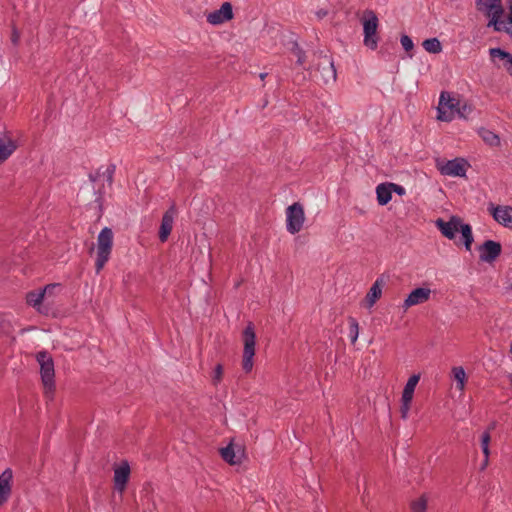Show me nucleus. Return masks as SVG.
Returning <instances> with one entry per match:
<instances>
[{
	"mask_svg": "<svg viewBox=\"0 0 512 512\" xmlns=\"http://www.w3.org/2000/svg\"><path fill=\"white\" fill-rule=\"evenodd\" d=\"M502 31L512 38V0L509 2L507 20L502 25Z\"/></svg>",
	"mask_w": 512,
	"mask_h": 512,
	"instance_id": "2f4dec72",
	"label": "nucleus"
},
{
	"mask_svg": "<svg viewBox=\"0 0 512 512\" xmlns=\"http://www.w3.org/2000/svg\"><path fill=\"white\" fill-rule=\"evenodd\" d=\"M223 375V366L221 364H217L214 369V376H213V382L214 384H217L220 382Z\"/></svg>",
	"mask_w": 512,
	"mask_h": 512,
	"instance_id": "4c0bfd02",
	"label": "nucleus"
},
{
	"mask_svg": "<svg viewBox=\"0 0 512 512\" xmlns=\"http://www.w3.org/2000/svg\"><path fill=\"white\" fill-rule=\"evenodd\" d=\"M19 33L16 29H13L12 31V35H11V41L14 45L18 44V41H19Z\"/></svg>",
	"mask_w": 512,
	"mask_h": 512,
	"instance_id": "79ce46f5",
	"label": "nucleus"
},
{
	"mask_svg": "<svg viewBox=\"0 0 512 512\" xmlns=\"http://www.w3.org/2000/svg\"><path fill=\"white\" fill-rule=\"evenodd\" d=\"M511 384H512V376H511Z\"/></svg>",
	"mask_w": 512,
	"mask_h": 512,
	"instance_id": "8fccbe9b",
	"label": "nucleus"
},
{
	"mask_svg": "<svg viewBox=\"0 0 512 512\" xmlns=\"http://www.w3.org/2000/svg\"><path fill=\"white\" fill-rule=\"evenodd\" d=\"M490 210L495 221L512 229V206H492Z\"/></svg>",
	"mask_w": 512,
	"mask_h": 512,
	"instance_id": "a211bd4d",
	"label": "nucleus"
},
{
	"mask_svg": "<svg viewBox=\"0 0 512 512\" xmlns=\"http://www.w3.org/2000/svg\"><path fill=\"white\" fill-rule=\"evenodd\" d=\"M431 289L425 287H418L412 290L402 304L404 311L410 307L423 304L430 299Z\"/></svg>",
	"mask_w": 512,
	"mask_h": 512,
	"instance_id": "f8f14e48",
	"label": "nucleus"
},
{
	"mask_svg": "<svg viewBox=\"0 0 512 512\" xmlns=\"http://www.w3.org/2000/svg\"><path fill=\"white\" fill-rule=\"evenodd\" d=\"M479 259L485 263H493L502 252L500 242L494 240H486L478 247Z\"/></svg>",
	"mask_w": 512,
	"mask_h": 512,
	"instance_id": "1a4fd4ad",
	"label": "nucleus"
},
{
	"mask_svg": "<svg viewBox=\"0 0 512 512\" xmlns=\"http://www.w3.org/2000/svg\"><path fill=\"white\" fill-rule=\"evenodd\" d=\"M379 20L376 13L372 10H365L363 13V31H364V45L371 50L378 47L379 36L377 28Z\"/></svg>",
	"mask_w": 512,
	"mask_h": 512,
	"instance_id": "39448f33",
	"label": "nucleus"
},
{
	"mask_svg": "<svg viewBox=\"0 0 512 512\" xmlns=\"http://www.w3.org/2000/svg\"><path fill=\"white\" fill-rule=\"evenodd\" d=\"M177 210L175 205L169 207V209L163 214L161 225L159 229V240L161 242L167 241L174 223V217L176 216Z\"/></svg>",
	"mask_w": 512,
	"mask_h": 512,
	"instance_id": "ddd939ff",
	"label": "nucleus"
},
{
	"mask_svg": "<svg viewBox=\"0 0 512 512\" xmlns=\"http://www.w3.org/2000/svg\"><path fill=\"white\" fill-rule=\"evenodd\" d=\"M400 41L405 51H410L413 49V41L408 35H402Z\"/></svg>",
	"mask_w": 512,
	"mask_h": 512,
	"instance_id": "e433bc0d",
	"label": "nucleus"
},
{
	"mask_svg": "<svg viewBox=\"0 0 512 512\" xmlns=\"http://www.w3.org/2000/svg\"><path fill=\"white\" fill-rule=\"evenodd\" d=\"M411 402H412V400H410V399H403L401 397L400 413H401V418L402 419H407L408 418V413H409V410H410Z\"/></svg>",
	"mask_w": 512,
	"mask_h": 512,
	"instance_id": "c9c22d12",
	"label": "nucleus"
},
{
	"mask_svg": "<svg viewBox=\"0 0 512 512\" xmlns=\"http://www.w3.org/2000/svg\"><path fill=\"white\" fill-rule=\"evenodd\" d=\"M489 53L492 59H499L505 61V66L507 67V70L510 73H512V55L509 52H506L501 48H491Z\"/></svg>",
	"mask_w": 512,
	"mask_h": 512,
	"instance_id": "5701e85b",
	"label": "nucleus"
},
{
	"mask_svg": "<svg viewBox=\"0 0 512 512\" xmlns=\"http://www.w3.org/2000/svg\"><path fill=\"white\" fill-rule=\"evenodd\" d=\"M317 57L318 63L316 64V72L320 74V78L324 83L336 81V69L332 58L319 51L314 54Z\"/></svg>",
	"mask_w": 512,
	"mask_h": 512,
	"instance_id": "0eeeda50",
	"label": "nucleus"
},
{
	"mask_svg": "<svg viewBox=\"0 0 512 512\" xmlns=\"http://www.w3.org/2000/svg\"><path fill=\"white\" fill-rule=\"evenodd\" d=\"M56 286H58L57 284H50V285H47L43 290H40V291H31L29 293H27L26 295V301L27 303L36 308L37 311L41 314H47V309H44L42 306H41V303L44 299V296L45 294L50 291L51 289L55 288Z\"/></svg>",
	"mask_w": 512,
	"mask_h": 512,
	"instance_id": "f3484780",
	"label": "nucleus"
},
{
	"mask_svg": "<svg viewBox=\"0 0 512 512\" xmlns=\"http://www.w3.org/2000/svg\"><path fill=\"white\" fill-rule=\"evenodd\" d=\"M455 112L458 114L460 118L467 120L469 119L470 114L473 112V108L470 104L464 102L462 104H459Z\"/></svg>",
	"mask_w": 512,
	"mask_h": 512,
	"instance_id": "7c9ffc66",
	"label": "nucleus"
},
{
	"mask_svg": "<svg viewBox=\"0 0 512 512\" xmlns=\"http://www.w3.org/2000/svg\"><path fill=\"white\" fill-rule=\"evenodd\" d=\"M427 497L425 495L420 496L417 500L411 503L412 512H426L427 510Z\"/></svg>",
	"mask_w": 512,
	"mask_h": 512,
	"instance_id": "c756f323",
	"label": "nucleus"
},
{
	"mask_svg": "<svg viewBox=\"0 0 512 512\" xmlns=\"http://www.w3.org/2000/svg\"><path fill=\"white\" fill-rule=\"evenodd\" d=\"M437 118L440 121L450 122L454 118V114H452V112H449V110L446 111V109H444V107L439 105Z\"/></svg>",
	"mask_w": 512,
	"mask_h": 512,
	"instance_id": "72a5a7b5",
	"label": "nucleus"
},
{
	"mask_svg": "<svg viewBox=\"0 0 512 512\" xmlns=\"http://www.w3.org/2000/svg\"><path fill=\"white\" fill-rule=\"evenodd\" d=\"M423 48L429 53H440L442 50V46L440 41L437 38H429L423 41Z\"/></svg>",
	"mask_w": 512,
	"mask_h": 512,
	"instance_id": "bb28decb",
	"label": "nucleus"
},
{
	"mask_svg": "<svg viewBox=\"0 0 512 512\" xmlns=\"http://www.w3.org/2000/svg\"><path fill=\"white\" fill-rule=\"evenodd\" d=\"M266 76H267V73H261L260 74L261 80H264L266 78Z\"/></svg>",
	"mask_w": 512,
	"mask_h": 512,
	"instance_id": "49530a36",
	"label": "nucleus"
},
{
	"mask_svg": "<svg viewBox=\"0 0 512 512\" xmlns=\"http://www.w3.org/2000/svg\"><path fill=\"white\" fill-rule=\"evenodd\" d=\"M389 187L391 188L392 192H395L400 196H402L406 193L405 188L401 185H398L395 183H389Z\"/></svg>",
	"mask_w": 512,
	"mask_h": 512,
	"instance_id": "58836bf2",
	"label": "nucleus"
},
{
	"mask_svg": "<svg viewBox=\"0 0 512 512\" xmlns=\"http://www.w3.org/2000/svg\"><path fill=\"white\" fill-rule=\"evenodd\" d=\"M477 9L490 18L488 26H492L495 31H502V25L505 21L501 20L504 13L502 0H476Z\"/></svg>",
	"mask_w": 512,
	"mask_h": 512,
	"instance_id": "7ed1b4c3",
	"label": "nucleus"
},
{
	"mask_svg": "<svg viewBox=\"0 0 512 512\" xmlns=\"http://www.w3.org/2000/svg\"><path fill=\"white\" fill-rule=\"evenodd\" d=\"M94 251V245H92V247L90 248V252H93Z\"/></svg>",
	"mask_w": 512,
	"mask_h": 512,
	"instance_id": "09e8293b",
	"label": "nucleus"
},
{
	"mask_svg": "<svg viewBox=\"0 0 512 512\" xmlns=\"http://www.w3.org/2000/svg\"><path fill=\"white\" fill-rule=\"evenodd\" d=\"M348 323H349V336L351 339V343L355 344L358 336H359V323L356 318L349 316L348 317Z\"/></svg>",
	"mask_w": 512,
	"mask_h": 512,
	"instance_id": "cd10ccee",
	"label": "nucleus"
},
{
	"mask_svg": "<svg viewBox=\"0 0 512 512\" xmlns=\"http://www.w3.org/2000/svg\"><path fill=\"white\" fill-rule=\"evenodd\" d=\"M469 167V162L461 157L448 160L443 164L437 165V168L442 175L454 177H464Z\"/></svg>",
	"mask_w": 512,
	"mask_h": 512,
	"instance_id": "6e6552de",
	"label": "nucleus"
},
{
	"mask_svg": "<svg viewBox=\"0 0 512 512\" xmlns=\"http://www.w3.org/2000/svg\"><path fill=\"white\" fill-rule=\"evenodd\" d=\"M376 196L378 204L384 206L392 199V191L389 183H381L376 187Z\"/></svg>",
	"mask_w": 512,
	"mask_h": 512,
	"instance_id": "4be33fe9",
	"label": "nucleus"
},
{
	"mask_svg": "<svg viewBox=\"0 0 512 512\" xmlns=\"http://www.w3.org/2000/svg\"><path fill=\"white\" fill-rule=\"evenodd\" d=\"M220 455L228 464L238 465L245 457V450L241 445H235L232 440L226 447L220 449Z\"/></svg>",
	"mask_w": 512,
	"mask_h": 512,
	"instance_id": "9d476101",
	"label": "nucleus"
},
{
	"mask_svg": "<svg viewBox=\"0 0 512 512\" xmlns=\"http://www.w3.org/2000/svg\"><path fill=\"white\" fill-rule=\"evenodd\" d=\"M326 15H327V11H325V10H320V11H318V12H317V16H318L319 18H323V17H325Z\"/></svg>",
	"mask_w": 512,
	"mask_h": 512,
	"instance_id": "a18cd8bd",
	"label": "nucleus"
},
{
	"mask_svg": "<svg viewBox=\"0 0 512 512\" xmlns=\"http://www.w3.org/2000/svg\"><path fill=\"white\" fill-rule=\"evenodd\" d=\"M97 194L98 196L96 197V202L98 203L99 208L102 209L103 192L99 189Z\"/></svg>",
	"mask_w": 512,
	"mask_h": 512,
	"instance_id": "37998d69",
	"label": "nucleus"
},
{
	"mask_svg": "<svg viewBox=\"0 0 512 512\" xmlns=\"http://www.w3.org/2000/svg\"><path fill=\"white\" fill-rule=\"evenodd\" d=\"M452 373L457 382V388L462 391L465 387V381H466V374H465L463 367H461V366L453 367Z\"/></svg>",
	"mask_w": 512,
	"mask_h": 512,
	"instance_id": "c85d7f7f",
	"label": "nucleus"
},
{
	"mask_svg": "<svg viewBox=\"0 0 512 512\" xmlns=\"http://www.w3.org/2000/svg\"><path fill=\"white\" fill-rule=\"evenodd\" d=\"M479 135L486 144H488L492 147H496V146L500 145L499 136L496 133H494L488 129L481 128L479 130Z\"/></svg>",
	"mask_w": 512,
	"mask_h": 512,
	"instance_id": "393cba45",
	"label": "nucleus"
},
{
	"mask_svg": "<svg viewBox=\"0 0 512 512\" xmlns=\"http://www.w3.org/2000/svg\"><path fill=\"white\" fill-rule=\"evenodd\" d=\"M384 283L385 282H384L383 278L379 277L376 279V281L373 283V285L369 289V291L365 297L366 306L368 308H371L376 303V301L381 297L382 286L384 285Z\"/></svg>",
	"mask_w": 512,
	"mask_h": 512,
	"instance_id": "aec40b11",
	"label": "nucleus"
},
{
	"mask_svg": "<svg viewBox=\"0 0 512 512\" xmlns=\"http://www.w3.org/2000/svg\"><path fill=\"white\" fill-rule=\"evenodd\" d=\"M13 471L6 468L0 474V507L3 506L12 494Z\"/></svg>",
	"mask_w": 512,
	"mask_h": 512,
	"instance_id": "4468645a",
	"label": "nucleus"
},
{
	"mask_svg": "<svg viewBox=\"0 0 512 512\" xmlns=\"http://www.w3.org/2000/svg\"><path fill=\"white\" fill-rule=\"evenodd\" d=\"M459 231L462 234L466 250L470 251L472 243L474 241L471 226L469 224H465L462 222L461 226L459 227Z\"/></svg>",
	"mask_w": 512,
	"mask_h": 512,
	"instance_id": "a878e982",
	"label": "nucleus"
},
{
	"mask_svg": "<svg viewBox=\"0 0 512 512\" xmlns=\"http://www.w3.org/2000/svg\"><path fill=\"white\" fill-rule=\"evenodd\" d=\"M490 440H491L490 432L485 431L481 436V447H489Z\"/></svg>",
	"mask_w": 512,
	"mask_h": 512,
	"instance_id": "ea45409f",
	"label": "nucleus"
},
{
	"mask_svg": "<svg viewBox=\"0 0 512 512\" xmlns=\"http://www.w3.org/2000/svg\"><path fill=\"white\" fill-rule=\"evenodd\" d=\"M103 171H102V168H99L97 169L94 173H90L89 174V180L92 182V183H95L98 181V179L103 176L102 175Z\"/></svg>",
	"mask_w": 512,
	"mask_h": 512,
	"instance_id": "a19ab883",
	"label": "nucleus"
},
{
	"mask_svg": "<svg viewBox=\"0 0 512 512\" xmlns=\"http://www.w3.org/2000/svg\"><path fill=\"white\" fill-rule=\"evenodd\" d=\"M482 451H483V454L485 455V461H484V464H483V467H485L488 463V457H489V454H490V451H489V447H482Z\"/></svg>",
	"mask_w": 512,
	"mask_h": 512,
	"instance_id": "c03bdc74",
	"label": "nucleus"
},
{
	"mask_svg": "<svg viewBox=\"0 0 512 512\" xmlns=\"http://www.w3.org/2000/svg\"><path fill=\"white\" fill-rule=\"evenodd\" d=\"M242 339L244 344L242 369L245 371V373H250L254 365L253 357L255 355L256 345V334L252 322H249L243 330Z\"/></svg>",
	"mask_w": 512,
	"mask_h": 512,
	"instance_id": "20e7f679",
	"label": "nucleus"
},
{
	"mask_svg": "<svg viewBox=\"0 0 512 512\" xmlns=\"http://www.w3.org/2000/svg\"><path fill=\"white\" fill-rule=\"evenodd\" d=\"M292 51L297 57V64L303 65L306 60V55H305L304 50L297 43H295L292 48Z\"/></svg>",
	"mask_w": 512,
	"mask_h": 512,
	"instance_id": "473e14b6",
	"label": "nucleus"
},
{
	"mask_svg": "<svg viewBox=\"0 0 512 512\" xmlns=\"http://www.w3.org/2000/svg\"><path fill=\"white\" fill-rule=\"evenodd\" d=\"M233 8L230 2H224L220 9L209 13L206 20L211 25H220L233 19Z\"/></svg>",
	"mask_w": 512,
	"mask_h": 512,
	"instance_id": "9b49d317",
	"label": "nucleus"
},
{
	"mask_svg": "<svg viewBox=\"0 0 512 512\" xmlns=\"http://www.w3.org/2000/svg\"><path fill=\"white\" fill-rule=\"evenodd\" d=\"M462 219L458 216H452L449 221H444L439 218L436 221V226L439 228L441 233L448 239H454L456 232L459 231V227L461 226Z\"/></svg>",
	"mask_w": 512,
	"mask_h": 512,
	"instance_id": "2eb2a0df",
	"label": "nucleus"
},
{
	"mask_svg": "<svg viewBox=\"0 0 512 512\" xmlns=\"http://www.w3.org/2000/svg\"><path fill=\"white\" fill-rule=\"evenodd\" d=\"M113 231L104 227L97 237V258L95 262L96 273H99L108 262L113 247Z\"/></svg>",
	"mask_w": 512,
	"mask_h": 512,
	"instance_id": "f03ea898",
	"label": "nucleus"
},
{
	"mask_svg": "<svg viewBox=\"0 0 512 512\" xmlns=\"http://www.w3.org/2000/svg\"><path fill=\"white\" fill-rule=\"evenodd\" d=\"M130 476V466L127 461H122L120 466L114 470V488L123 492Z\"/></svg>",
	"mask_w": 512,
	"mask_h": 512,
	"instance_id": "dca6fc26",
	"label": "nucleus"
},
{
	"mask_svg": "<svg viewBox=\"0 0 512 512\" xmlns=\"http://www.w3.org/2000/svg\"><path fill=\"white\" fill-rule=\"evenodd\" d=\"M420 380V374H413L409 377L403 392H402V398L403 399H413L415 387L417 386L418 382Z\"/></svg>",
	"mask_w": 512,
	"mask_h": 512,
	"instance_id": "b1692460",
	"label": "nucleus"
},
{
	"mask_svg": "<svg viewBox=\"0 0 512 512\" xmlns=\"http://www.w3.org/2000/svg\"><path fill=\"white\" fill-rule=\"evenodd\" d=\"M40 365V375L46 398L52 399L55 391V370L54 361L47 351H40L36 355Z\"/></svg>",
	"mask_w": 512,
	"mask_h": 512,
	"instance_id": "f257e3e1",
	"label": "nucleus"
},
{
	"mask_svg": "<svg viewBox=\"0 0 512 512\" xmlns=\"http://www.w3.org/2000/svg\"><path fill=\"white\" fill-rule=\"evenodd\" d=\"M494 427H495V425H494V424L490 425V427L488 428V430H487V431H489V432H490V430L494 429Z\"/></svg>",
	"mask_w": 512,
	"mask_h": 512,
	"instance_id": "de8ad7c7",
	"label": "nucleus"
},
{
	"mask_svg": "<svg viewBox=\"0 0 512 512\" xmlns=\"http://www.w3.org/2000/svg\"><path fill=\"white\" fill-rule=\"evenodd\" d=\"M116 171L115 164H109L107 168L103 171L102 175L106 178V181L108 182L109 186L113 183V176Z\"/></svg>",
	"mask_w": 512,
	"mask_h": 512,
	"instance_id": "f704fd0d",
	"label": "nucleus"
},
{
	"mask_svg": "<svg viewBox=\"0 0 512 512\" xmlns=\"http://www.w3.org/2000/svg\"><path fill=\"white\" fill-rule=\"evenodd\" d=\"M17 147L16 141L12 138L0 137V165L16 151Z\"/></svg>",
	"mask_w": 512,
	"mask_h": 512,
	"instance_id": "6ab92c4d",
	"label": "nucleus"
},
{
	"mask_svg": "<svg viewBox=\"0 0 512 512\" xmlns=\"http://www.w3.org/2000/svg\"><path fill=\"white\" fill-rule=\"evenodd\" d=\"M459 104L460 100L452 97L449 92H441L439 98V105L444 107V109H447L449 110V112H452V114H454Z\"/></svg>",
	"mask_w": 512,
	"mask_h": 512,
	"instance_id": "412c9836",
	"label": "nucleus"
},
{
	"mask_svg": "<svg viewBox=\"0 0 512 512\" xmlns=\"http://www.w3.org/2000/svg\"><path fill=\"white\" fill-rule=\"evenodd\" d=\"M305 221L304 208L301 203L295 202L286 209V229L291 234H296L303 228Z\"/></svg>",
	"mask_w": 512,
	"mask_h": 512,
	"instance_id": "423d86ee",
	"label": "nucleus"
}]
</instances>
